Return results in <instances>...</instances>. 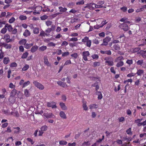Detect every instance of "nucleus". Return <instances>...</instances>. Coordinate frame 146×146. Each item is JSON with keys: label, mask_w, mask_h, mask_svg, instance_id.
Segmentation results:
<instances>
[{"label": "nucleus", "mask_w": 146, "mask_h": 146, "mask_svg": "<svg viewBox=\"0 0 146 146\" xmlns=\"http://www.w3.org/2000/svg\"><path fill=\"white\" fill-rule=\"evenodd\" d=\"M5 27L7 29L9 32H11V34L14 35L16 34L17 32V29L16 28H15L13 29V28L11 25L8 23L5 24Z\"/></svg>", "instance_id": "1"}, {"label": "nucleus", "mask_w": 146, "mask_h": 146, "mask_svg": "<svg viewBox=\"0 0 146 146\" xmlns=\"http://www.w3.org/2000/svg\"><path fill=\"white\" fill-rule=\"evenodd\" d=\"M82 42L86 45L88 47H90L91 46V40L89 39L88 37L85 36L82 40Z\"/></svg>", "instance_id": "2"}, {"label": "nucleus", "mask_w": 146, "mask_h": 146, "mask_svg": "<svg viewBox=\"0 0 146 146\" xmlns=\"http://www.w3.org/2000/svg\"><path fill=\"white\" fill-rule=\"evenodd\" d=\"M102 6L98 4H96L94 3H90V4H87V5L85 7V8H88L89 9H91V7L92 8H102Z\"/></svg>", "instance_id": "3"}, {"label": "nucleus", "mask_w": 146, "mask_h": 146, "mask_svg": "<svg viewBox=\"0 0 146 146\" xmlns=\"http://www.w3.org/2000/svg\"><path fill=\"white\" fill-rule=\"evenodd\" d=\"M33 84L36 87L40 90H42L44 89V86L37 81H34L33 82Z\"/></svg>", "instance_id": "4"}, {"label": "nucleus", "mask_w": 146, "mask_h": 146, "mask_svg": "<svg viewBox=\"0 0 146 146\" xmlns=\"http://www.w3.org/2000/svg\"><path fill=\"white\" fill-rule=\"evenodd\" d=\"M10 38V36L8 34H6L4 35L3 38L6 41L7 43H8L11 42L12 41V39Z\"/></svg>", "instance_id": "5"}, {"label": "nucleus", "mask_w": 146, "mask_h": 146, "mask_svg": "<svg viewBox=\"0 0 146 146\" xmlns=\"http://www.w3.org/2000/svg\"><path fill=\"white\" fill-rule=\"evenodd\" d=\"M119 27L124 31H126L129 30V27L125 23H123L120 25Z\"/></svg>", "instance_id": "6"}, {"label": "nucleus", "mask_w": 146, "mask_h": 146, "mask_svg": "<svg viewBox=\"0 0 146 146\" xmlns=\"http://www.w3.org/2000/svg\"><path fill=\"white\" fill-rule=\"evenodd\" d=\"M111 40V38L109 36L106 37L103 40V43L101 44L102 46H106L108 44V42Z\"/></svg>", "instance_id": "7"}, {"label": "nucleus", "mask_w": 146, "mask_h": 146, "mask_svg": "<svg viewBox=\"0 0 146 146\" xmlns=\"http://www.w3.org/2000/svg\"><path fill=\"white\" fill-rule=\"evenodd\" d=\"M82 55L83 59L85 61H87V57L90 55V53L88 51H84L82 52Z\"/></svg>", "instance_id": "8"}, {"label": "nucleus", "mask_w": 146, "mask_h": 146, "mask_svg": "<svg viewBox=\"0 0 146 146\" xmlns=\"http://www.w3.org/2000/svg\"><path fill=\"white\" fill-rule=\"evenodd\" d=\"M56 103L54 102H50L48 103L47 106L48 107H52V108H56L57 106L56 105Z\"/></svg>", "instance_id": "9"}, {"label": "nucleus", "mask_w": 146, "mask_h": 146, "mask_svg": "<svg viewBox=\"0 0 146 146\" xmlns=\"http://www.w3.org/2000/svg\"><path fill=\"white\" fill-rule=\"evenodd\" d=\"M43 115L47 118H54V115L52 114V113H44Z\"/></svg>", "instance_id": "10"}, {"label": "nucleus", "mask_w": 146, "mask_h": 146, "mask_svg": "<svg viewBox=\"0 0 146 146\" xmlns=\"http://www.w3.org/2000/svg\"><path fill=\"white\" fill-rule=\"evenodd\" d=\"M58 9L59 10V11L60 12V13L61 14H62V13L66 12L67 10L66 8L63 7L61 6L59 7H58Z\"/></svg>", "instance_id": "11"}, {"label": "nucleus", "mask_w": 146, "mask_h": 146, "mask_svg": "<svg viewBox=\"0 0 146 146\" xmlns=\"http://www.w3.org/2000/svg\"><path fill=\"white\" fill-rule=\"evenodd\" d=\"M44 64L47 66H50V64L48 61L47 57L46 56H44Z\"/></svg>", "instance_id": "12"}, {"label": "nucleus", "mask_w": 146, "mask_h": 146, "mask_svg": "<svg viewBox=\"0 0 146 146\" xmlns=\"http://www.w3.org/2000/svg\"><path fill=\"white\" fill-rule=\"evenodd\" d=\"M57 83L58 85L63 88L67 86L66 83L62 82L61 81H58Z\"/></svg>", "instance_id": "13"}, {"label": "nucleus", "mask_w": 146, "mask_h": 146, "mask_svg": "<svg viewBox=\"0 0 146 146\" xmlns=\"http://www.w3.org/2000/svg\"><path fill=\"white\" fill-rule=\"evenodd\" d=\"M10 62V60L9 58L8 57H5L3 60V63L5 64H7L9 63Z\"/></svg>", "instance_id": "14"}, {"label": "nucleus", "mask_w": 146, "mask_h": 146, "mask_svg": "<svg viewBox=\"0 0 146 146\" xmlns=\"http://www.w3.org/2000/svg\"><path fill=\"white\" fill-rule=\"evenodd\" d=\"M144 73V71L143 70L139 69L137 70V73H136L138 76H141Z\"/></svg>", "instance_id": "15"}, {"label": "nucleus", "mask_w": 146, "mask_h": 146, "mask_svg": "<svg viewBox=\"0 0 146 146\" xmlns=\"http://www.w3.org/2000/svg\"><path fill=\"white\" fill-rule=\"evenodd\" d=\"M59 115L60 117L63 119H66V115L65 113L63 111H60L59 113Z\"/></svg>", "instance_id": "16"}, {"label": "nucleus", "mask_w": 146, "mask_h": 146, "mask_svg": "<svg viewBox=\"0 0 146 146\" xmlns=\"http://www.w3.org/2000/svg\"><path fill=\"white\" fill-rule=\"evenodd\" d=\"M30 35V32L27 29L25 30L23 34V35L25 37H27Z\"/></svg>", "instance_id": "17"}, {"label": "nucleus", "mask_w": 146, "mask_h": 146, "mask_svg": "<svg viewBox=\"0 0 146 146\" xmlns=\"http://www.w3.org/2000/svg\"><path fill=\"white\" fill-rule=\"evenodd\" d=\"M38 46L36 45L33 46L32 47L31 51L32 53H34L36 52L38 49Z\"/></svg>", "instance_id": "18"}, {"label": "nucleus", "mask_w": 146, "mask_h": 146, "mask_svg": "<svg viewBox=\"0 0 146 146\" xmlns=\"http://www.w3.org/2000/svg\"><path fill=\"white\" fill-rule=\"evenodd\" d=\"M60 105L62 109L63 110H67L66 106L65 105V104L62 102H61L60 103Z\"/></svg>", "instance_id": "19"}, {"label": "nucleus", "mask_w": 146, "mask_h": 146, "mask_svg": "<svg viewBox=\"0 0 146 146\" xmlns=\"http://www.w3.org/2000/svg\"><path fill=\"white\" fill-rule=\"evenodd\" d=\"M17 93V90L15 89H13L11 91V92L10 93V96L12 97L16 95Z\"/></svg>", "instance_id": "20"}, {"label": "nucleus", "mask_w": 146, "mask_h": 146, "mask_svg": "<svg viewBox=\"0 0 146 146\" xmlns=\"http://www.w3.org/2000/svg\"><path fill=\"white\" fill-rule=\"evenodd\" d=\"M105 63L107 64L108 65L110 66H112L114 65V62L113 60L105 61Z\"/></svg>", "instance_id": "21"}, {"label": "nucleus", "mask_w": 146, "mask_h": 146, "mask_svg": "<svg viewBox=\"0 0 146 146\" xmlns=\"http://www.w3.org/2000/svg\"><path fill=\"white\" fill-rule=\"evenodd\" d=\"M27 40L25 39H22L19 42V44L21 45H24L25 46L26 44Z\"/></svg>", "instance_id": "22"}, {"label": "nucleus", "mask_w": 146, "mask_h": 146, "mask_svg": "<svg viewBox=\"0 0 146 146\" xmlns=\"http://www.w3.org/2000/svg\"><path fill=\"white\" fill-rule=\"evenodd\" d=\"M48 34L47 33H45L44 31H40V34L39 35V36H41L42 37L45 36H48Z\"/></svg>", "instance_id": "23"}, {"label": "nucleus", "mask_w": 146, "mask_h": 146, "mask_svg": "<svg viewBox=\"0 0 146 146\" xmlns=\"http://www.w3.org/2000/svg\"><path fill=\"white\" fill-rule=\"evenodd\" d=\"M3 46L6 49H10L11 48L12 45L10 44H8L4 42Z\"/></svg>", "instance_id": "24"}, {"label": "nucleus", "mask_w": 146, "mask_h": 146, "mask_svg": "<svg viewBox=\"0 0 146 146\" xmlns=\"http://www.w3.org/2000/svg\"><path fill=\"white\" fill-rule=\"evenodd\" d=\"M97 4L99 5H101V6H102V8L103 7H105V6L104 4V1H99L97 3Z\"/></svg>", "instance_id": "25"}, {"label": "nucleus", "mask_w": 146, "mask_h": 146, "mask_svg": "<svg viewBox=\"0 0 146 146\" xmlns=\"http://www.w3.org/2000/svg\"><path fill=\"white\" fill-rule=\"evenodd\" d=\"M2 47H1L0 49V59H2L4 56V52L2 50Z\"/></svg>", "instance_id": "26"}, {"label": "nucleus", "mask_w": 146, "mask_h": 146, "mask_svg": "<svg viewBox=\"0 0 146 146\" xmlns=\"http://www.w3.org/2000/svg\"><path fill=\"white\" fill-rule=\"evenodd\" d=\"M113 48L114 49L116 50H119L120 49V47L118 44H115L113 46Z\"/></svg>", "instance_id": "27"}, {"label": "nucleus", "mask_w": 146, "mask_h": 146, "mask_svg": "<svg viewBox=\"0 0 146 146\" xmlns=\"http://www.w3.org/2000/svg\"><path fill=\"white\" fill-rule=\"evenodd\" d=\"M7 29L6 28V27H5V25L4 27L1 29L0 32L1 33L4 34L7 32Z\"/></svg>", "instance_id": "28"}, {"label": "nucleus", "mask_w": 146, "mask_h": 146, "mask_svg": "<svg viewBox=\"0 0 146 146\" xmlns=\"http://www.w3.org/2000/svg\"><path fill=\"white\" fill-rule=\"evenodd\" d=\"M123 62L122 61H120V62H119L116 65V66L117 67H119L121 66H123Z\"/></svg>", "instance_id": "29"}, {"label": "nucleus", "mask_w": 146, "mask_h": 146, "mask_svg": "<svg viewBox=\"0 0 146 146\" xmlns=\"http://www.w3.org/2000/svg\"><path fill=\"white\" fill-rule=\"evenodd\" d=\"M47 49V47L45 46H42L39 48V50L41 51H44Z\"/></svg>", "instance_id": "30"}, {"label": "nucleus", "mask_w": 146, "mask_h": 146, "mask_svg": "<svg viewBox=\"0 0 146 146\" xmlns=\"http://www.w3.org/2000/svg\"><path fill=\"white\" fill-rule=\"evenodd\" d=\"M82 107L84 110L86 111L88 110V108L86 105V102H83V104L82 105Z\"/></svg>", "instance_id": "31"}, {"label": "nucleus", "mask_w": 146, "mask_h": 146, "mask_svg": "<svg viewBox=\"0 0 146 146\" xmlns=\"http://www.w3.org/2000/svg\"><path fill=\"white\" fill-rule=\"evenodd\" d=\"M78 44V42H74L73 43H69V46L72 47H73L74 46H76Z\"/></svg>", "instance_id": "32"}, {"label": "nucleus", "mask_w": 146, "mask_h": 146, "mask_svg": "<svg viewBox=\"0 0 146 146\" xmlns=\"http://www.w3.org/2000/svg\"><path fill=\"white\" fill-rule=\"evenodd\" d=\"M39 29L38 28L35 27L33 30V33L36 34H37L39 33Z\"/></svg>", "instance_id": "33"}, {"label": "nucleus", "mask_w": 146, "mask_h": 146, "mask_svg": "<svg viewBox=\"0 0 146 146\" xmlns=\"http://www.w3.org/2000/svg\"><path fill=\"white\" fill-rule=\"evenodd\" d=\"M90 145V143L89 141H84V143L82 144V146H89Z\"/></svg>", "instance_id": "34"}, {"label": "nucleus", "mask_w": 146, "mask_h": 146, "mask_svg": "<svg viewBox=\"0 0 146 146\" xmlns=\"http://www.w3.org/2000/svg\"><path fill=\"white\" fill-rule=\"evenodd\" d=\"M29 54V53L27 52H25L21 56V58L23 59H25L28 56Z\"/></svg>", "instance_id": "35"}, {"label": "nucleus", "mask_w": 146, "mask_h": 146, "mask_svg": "<svg viewBox=\"0 0 146 146\" xmlns=\"http://www.w3.org/2000/svg\"><path fill=\"white\" fill-rule=\"evenodd\" d=\"M90 109L97 108L98 107V105L96 104H92L90 106Z\"/></svg>", "instance_id": "36"}, {"label": "nucleus", "mask_w": 146, "mask_h": 146, "mask_svg": "<svg viewBox=\"0 0 146 146\" xmlns=\"http://www.w3.org/2000/svg\"><path fill=\"white\" fill-rule=\"evenodd\" d=\"M29 68V66L27 64H26L22 69V71H25L27 70Z\"/></svg>", "instance_id": "37"}, {"label": "nucleus", "mask_w": 146, "mask_h": 146, "mask_svg": "<svg viewBox=\"0 0 146 146\" xmlns=\"http://www.w3.org/2000/svg\"><path fill=\"white\" fill-rule=\"evenodd\" d=\"M59 143L60 145H66L67 143L65 141L61 140L59 141Z\"/></svg>", "instance_id": "38"}, {"label": "nucleus", "mask_w": 146, "mask_h": 146, "mask_svg": "<svg viewBox=\"0 0 146 146\" xmlns=\"http://www.w3.org/2000/svg\"><path fill=\"white\" fill-rule=\"evenodd\" d=\"M30 84V82L29 81H28L27 82H25L23 83V85L22 86L23 88H24L25 87L27 86L28 85H29Z\"/></svg>", "instance_id": "39"}, {"label": "nucleus", "mask_w": 146, "mask_h": 146, "mask_svg": "<svg viewBox=\"0 0 146 146\" xmlns=\"http://www.w3.org/2000/svg\"><path fill=\"white\" fill-rule=\"evenodd\" d=\"M33 45V43L26 44L25 47L27 49H29Z\"/></svg>", "instance_id": "40"}, {"label": "nucleus", "mask_w": 146, "mask_h": 146, "mask_svg": "<svg viewBox=\"0 0 146 146\" xmlns=\"http://www.w3.org/2000/svg\"><path fill=\"white\" fill-rule=\"evenodd\" d=\"M48 129V127L46 125L42 126L41 128V130L43 131H46Z\"/></svg>", "instance_id": "41"}, {"label": "nucleus", "mask_w": 146, "mask_h": 146, "mask_svg": "<svg viewBox=\"0 0 146 146\" xmlns=\"http://www.w3.org/2000/svg\"><path fill=\"white\" fill-rule=\"evenodd\" d=\"M123 57L122 56H120L117 58L115 60V61L117 62L118 61H121L122 60H123Z\"/></svg>", "instance_id": "42"}, {"label": "nucleus", "mask_w": 146, "mask_h": 146, "mask_svg": "<svg viewBox=\"0 0 146 146\" xmlns=\"http://www.w3.org/2000/svg\"><path fill=\"white\" fill-rule=\"evenodd\" d=\"M45 23L46 25L48 27L52 25V22L51 21L48 20Z\"/></svg>", "instance_id": "43"}, {"label": "nucleus", "mask_w": 146, "mask_h": 146, "mask_svg": "<svg viewBox=\"0 0 146 146\" xmlns=\"http://www.w3.org/2000/svg\"><path fill=\"white\" fill-rule=\"evenodd\" d=\"M24 95L26 96L29 97V91L27 89H25L24 91Z\"/></svg>", "instance_id": "44"}, {"label": "nucleus", "mask_w": 146, "mask_h": 146, "mask_svg": "<svg viewBox=\"0 0 146 146\" xmlns=\"http://www.w3.org/2000/svg\"><path fill=\"white\" fill-rule=\"evenodd\" d=\"M19 18L21 20H23L26 19L27 17L25 16L21 15L19 17Z\"/></svg>", "instance_id": "45"}, {"label": "nucleus", "mask_w": 146, "mask_h": 146, "mask_svg": "<svg viewBox=\"0 0 146 146\" xmlns=\"http://www.w3.org/2000/svg\"><path fill=\"white\" fill-rule=\"evenodd\" d=\"M15 18L12 17L9 20L8 22L10 23H12L15 21Z\"/></svg>", "instance_id": "46"}, {"label": "nucleus", "mask_w": 146, "mask_h": 146, "mask_svg": "<svg viewBox=\"0 0 146 146\" xmlns=\"http://www.w3.org/2000/svg\"><path fill=\"white\" fill-rule=\"evenodd\" d=\"M104 60H105V61H109L110 60H113V59L110 56H109L107 57H105L104 59Z\"/></svg>", "instance_id": "47"}, {"label": "nucleus", "mask_w": 146, "mask_h": 146, "mask_svg": "<svg viewBox=\"0 0 146 146\" xmlns=\"http://www.w3.org/2000/svg\"><path fill=\"white\" fill-rule=\"evenodd\" d=\"M14 128L16 129L14 131V133H19L20 130V127H14Z\"/></svg>", "instance_id": "48"}, {"label": "nucleus", "mask_w": 146, "mask_h": 146, "mask_svg": "<svg viewBox=\"0 0 146 146\" xmlns=\"http://www.w3.org/2000/svg\"><path fill=\"white\" fill-rule=\"evenodd\" d=\"M17 66V64L15 62L11 63L10 65V66L11 67H15Z\"/></svg>", "instance_id": "49"}, {"label": "nucleus", "mask_w": 146, "mask_h": 146, "mask_svg": "<svg viewBox=\"0 0 146 146\" xmlns=\"http://www.w3.org/2000/svg\"><path fill=\"white\" fill-rule=\"evenodd\" d=\"M71 56L74 58L76 59V58L78 56V53H75L71 55Z\"/></svg>", "instance_id": "50"}, {"label": "nucleus", "mask_w": 146, "mask_h": 146, "mask_svg": "<svg viewBox=\"0 0 146 146\" xmlns=\"http://www.w3.org/2000/svg\"><path fill=\"white\" fill-rule=\"evenodd\" d=\"M84 3V1L83 0H82L78 1L76 3V5H83Z\"/></svg>", "instance_id": "51"}, {"label": "nucleus", "mask_w": 146, "mask_h": 146, "mask_svg": "<svg viewBox=\"0 0 146 146\" xmlns=\"http://www.w3.org/2000/svg\"><path fill=\"white\" fill-rule=\"evenodd\" d=\"M118 119L119 122H123L125 120V118L124 117H122L119 118Z\"/></svg>", "instance_id": "52"}, {"label": "nucleus", "mask_w": 146, "mask_h": 146, "mask_svg": "<svg viewBox=\"0 0 146 146\" xmlns=\"http://www.w3.org/2000/svg\"><path fill=\"white\" fill-rule=\"evenodd\" d=\"M131 128H129L126 130V132L128 134V135H131L132 134V133L131 131Z\"/></svg>", "instance_id": "53"}, {"label": "nucleus", "mask_w": 146, "mask_h": 146, "mask_svg": "<svg viewBox=\"0 0 146 146\" xmlns=\"http://www.w3.org/2000/svg\"><path fill=\"white\" fill-rule=\"evenodd\" d=\"M120 9L122 10L123 12H125L127 11V8L126 7L123 6L121 7Z\"/></svg>", "instance_id": "54"}, {"label": "nucleus", "mask_w": 146, "mask_h": 146, "mask_svg": "<svg viewBox=\"0 0 146 146\" xmlns=\"http://www.w3.org/2000/svg\"><path fill=\"white\" fill-rule=\"evenodd\" d=\"M94 67L96 66H100V63L99 62H95L94 63Z\"/></svg>", "instance_id": "55"}, {"label": "nucleus", "mask_w": 146, "mask_h": 146, "mask_svg": "<svg viewBox=\"0 0 146 146\" xmlns=\"http://www.w3.org/2000/svg\"><path fill=\"white\" fill-rule=\"evenodd\" d=\"M143 62V60H138L137 62V64L138 65H141L142 64Z\"/></svg>", "instance_id": "56"}, {"label": "nucleus", "mask_w": 146, "mask_h": 146, "mask_svg": "<svg viewBox=\"0 0 146 146\" xmlns=\"http://www.w3.org/2000/svg\"><path fill=\"white\" fill-rule=\"evenodd\" d=\"M6 13L5 12H3L1 13V15H0V18H2L3 17H4L5 16H6Z\"/></svg>", "instance_id": "57"}, {"label": "nucleus", "mask_w": 146, "mask_h": 146, "mask_svg": "<svg viewBox=\"0 0 146 146\" xmlns=\"http://www.w3.org/2000/svg\"><path fill=\"white\" fill-rule=\"evenodd\" d=\"M136 74L134 73H133L132 72L131 73H129V74H128L127 75V76L128 77H130L133 76H135Z\"/></svg>", "instance_id": "58"}, {"label": "nucleus", "mask_w": 146, "mask_h": 146, "mask_svg": "<svg viewBox=\"0 0 146 146\" xmlns=\"http://www.w3.org/2000/svg\"><path fill=\"white\" fill-rule=\"evenodd\" d=\"M102 26H101V25L100 24V25H96V26H94V28L95 29H98L102 27Z\"/></svg>", "instance_id": "59"}, {"label": "nucleus", "mask_w": 146, "mask_h": 146, "mask_svg": "<svg viewBox=\"0 0 146 146\" xmlns=\"http://www.w3.org/2000/svg\"><path fill=\"white\" fill-rule=\"evenodd\" d=\"M41 20H45L48 18V16L46 15H44L40 17Z\"/></svg>", "instance_id": "60"}, {"label": "nucleus", "mask_w": 146, "mask_h": 146, "mask_svg": "<svg viewBox=\"0 0 146 146\" xmlns=\"http://www.w3.org/2000/svg\"><path fill=\"white\" fill-rule=\"evenodd\" d=\"M71 63V62L70 60H67L64 63V66L68 65L70 64Z\"/></svg>", "instance_id": "61"}, {"label": "nucleus", "mask_w": 146, "mask_h": 146, "mask_svg": "<svg viewBox=\"0 0 146 146\" xmlns=\"http://www.w3.org/2000/svg\"><path fill=\"white\" fill-rule=\"evenodd\" d=\"M69 54V52L68 51H67L63 53L62 54V56H66L68 55Z\"/></svg>", "instance_id": "62"}, {"label": "nucleus", "mask_w": 146, "mask_h": 146, "mask_svg": "<svg viewBox=\"0 0 146 146\" xmlns=\"http://www.w3.org/2000/svg\"><path fill=\"white\" fill-rule=\"evenodd\" d=\"M27 140L28 141L31 142L32 145H33L34 143V142L31 138H28L27 139Z\"/></svg>", "instance_id": "63"}, {"label": "nucleus", "mask_w": 146, "mask_h": 146, "mask_svg": "<svg viewBox=\"0 0 146 146\" xmlns=\"http://www.w3.org/2000/svg\"><path fill=\"white\" fill-rule=\"evenodd\" d=\"M78 40V38L76 37H73L71 38L70 40V41H76Z\"/></svg>", "instance_id": "64"}]
</instances>
